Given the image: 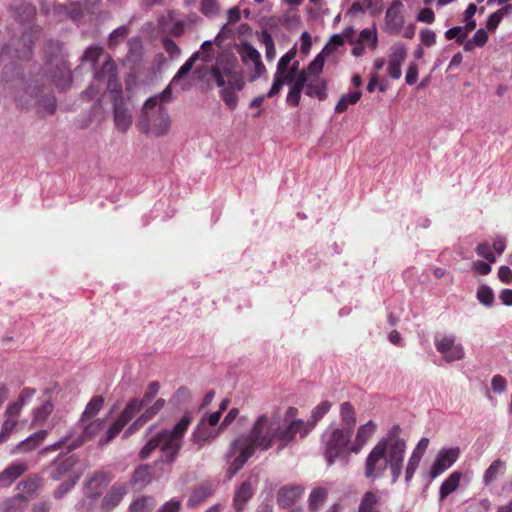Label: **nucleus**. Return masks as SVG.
I'll list each match as a JSON object with an SVG mask.
<instances>
[{"label":"nucleus","mask_w":512,"mask_h":512,"mask_svg":"<svg viewBox=\"0 0 512 512\" xmlns=\"http://www.w3.org/2000/svg\"><path fill=\"white\" fill-rule=\"evenodd\" d=\"M352 433L335 428L325 441V458L328 465H332L339 457H347L350 451Z\"/></svg>","instance_id":"obj_6"},{"label":"nucleus","mask_w":512,"mask_h":512,"mask_svg":"<svg viewBox=\"0 0 512 512\" xmlns=\"http://www.w3.org/2000/svg\"><path fill=\"white\" fill-rule=\"evenodd\" d=\"M104 422L103 420H94L90 423L86 424L83 430V435L78 439L76 443H72L69 445V449H76L81 446L85 441L92 439L95 435H97L103 428Z\"/></svg>","instance_id":"obj_32"},{"label":"nucleus","mask_w":512,"mask_h":512,"mask_svg":"<svg viewBox=\"0 0 512 512\" xmlns=\"http://www.w3.org/2000/svg\"><path fill=\"white\" fill-rule=\"evenodd\" d=\"M406 442L400 437V427L394 425L367 455L364 462V476L371 482L382 478L389 469L392 483L401 475Z\"/></svg>","instance_id":"obj_1"},{"label":"nucleus","mask_w":512,"mask_h":512,"mask_svg":"<svg viewBox=\"0 0 512 512\" xmlns=\"http://www.w3.org/2000/svg\"><path fill=\"white\" fill-rule=\"evenodd\" d=\"M221 88L219 94L225 105L230 109H236L238 105V96L236 92L238 91L236 88L231 87L229 84H225L224 86H219Z\"/></svg>","instance_id":"obj_43"},{"label":"nucleus","mask_w":512,"mask_h":512,"mask_svg":"<svg viewBox=\"0 0 512 512\" xmlns=\"http://www.w3.org/2000/svg\"><path fill=\"white\" fill-rule=\"evenodd\" d=\"M231 449L238 455L230 463L227 469L228 478L231 479L239 470L243 468L245 463L255 454V452L238 438L231 444Z\"/></svg>","instance_id":"obj_11"},{"label":"nucleus","mask_w":512,"mask_h":512,"mask_svg":"<svg viewBox=\"0 0 512 512\" xmlns=\"http://www.w3.org/2000/svg\"><path fill=\"white\" fill-rule=\"evenodd\" d=\"M156 503L152 497L141 496L129 506V512H152Z\"/></svg>","instance_id":"obj_44"},{"label":"nucleus","mask_w":512,"mask_h":512,"mask_svg":"<svg viewBox=\"0 0 512 512\" xmlns=\"http://www.w3.org/2000/svg\"><path fill=\"white\" fill-rule=\"evenodd\" d=\"M191 421L190 413H185L171 430L162 429L156 433L141 449L139 453L140 458H148L154 450L159 448L161 452L160 462L172 464L179 454L183 444V437Z\"/></svg>","instance_id":"obj_3"},{"label":"nucleus","mask_w":512,"mask_h":512,"mask_svg":"<svg viewBox=\"0 0 512 512\" xmlns=\"http://www.w3.org/2000/svg\"><path fill=\"white\" fill-rule=\"evenodd\" d=\"M37 103L39 106L47 111L49 114H53L56 110V98L52 93L43 95H36Z\"/></svg>","instance_id":"obj_50"},{"label":"nucleus","mask_w":512,"mask_h":512,"mask_svg":"<svg viewBox=\"0 0 512 512\" xmlns=\"http://www.w3.org/2000/svg\"><path fill=\"white\" fill-rule=\"evenodd\" d=\"M403 4L399 0H394L387 8L385 13V29L390 34H398L403 27L404 17L401 9Z\"/></svg>","instance_id":"obj_13"},{"label":"nucleus","mask_w":512,"mask_h":512,"mask_svg":"<svg viewBox=\"0 0 512 512\" xmlns=\"http://www.w3.org/2000/svg\"><path fill=\"white\" fill-rule=\"evenodd\" d=\"M284 84H286V79L280 78V75L275 74L272 86L269 89V91L267 92V94H265L264 96L266 98L274 97L275 95H277L280 92V90L282 89Z\"/></svg>","instance_id":"obj_62"},{"label":"nucleus","mask_w":512,"mask_h":512,"mask_svg":"<svg viewBox=\"0 0 512 512\" xmlns=\"http://www.w3.org/2000/svg\"><path fill=\"white\" fill-rule=\"evenodd\" d=\"M407 57V50L401 43L394 44L391 47V52L388 60V75L392 79H399L401 77V65Z\"/></svg>","instance_id":"obj_15"},{"label":"nucleus","mask_w":512,"mask_h":512,"mask_svg":"<svg viewBox=\"0 0 512 512\" xmlns=\"http://www.w3.org/2000/svg\"><path fill=\"white\" fill-rule=\"evenodd\" d=\"M434 343L436 350L442 355L446 362L451 363L464 358V348L462 344L456 342L455 336H435Z\"/></svg>","instance_id":"obj_8"},{"label":"nucleus","mask_w":512,"mask_h":512,"mask_svg":"<svg viewBox=\"0 0 512 512\" xmlns=\"http://www.w3.org/2000/svg\"><path fill=\"white\" fill-rule=\"evenodd\" d=\"M165 400L160 398L151 406L147 407L144 412L136 419V421L128 428L125 434H131L138 430L146 422L154 418L165 406Z\"/></svg>","instance_id":"obj_22"},{"label":"nucleus","mask_w":512,"mask_h":512,"mask_svg":"<svg viewBox=\"0 0 512 512\" xmlns=\"http://www.w3.org/2000/svg\"><path fill=\"white\" fill-rule=\"evenodd\" d=\"M340 417H341V428L343 430L348 431V433H353L355 424H356V415L355 409L350 402H344L341 404L340 408Z\"/></svg>","instance_id":"obj_29"},{"label":"nucleus","mask_w":512,"mask_h":512,"mask_svg":"<svg viewBox=\"0 0 512 512\" xmlns=\"http://www.w3.org/2000/svg\"><path fill=\"white\" fill-rule=\"evenodd\" d=\"M114 124L121 133H126L132 124V115L129 110L121 104L114 105Z\"/></svg>","instance_id":"obj_26"},{"label":"nucleus","mask_w":512,"mask_h":512,"mask_svg":"<svg viewBox=\"0 0 512 512\" xmlns=\"http://www.w3.org/2000/svg\"><path fill=\"white\" fill-rule=\"evenodd\" d=\"M160 385L157 381L151 382L141 399L134 398L128 402L119 417L112 423L104 437L100 438L99 445L104 446L116 438L132 418L146 407L158 394Z\"/></svg>","instance_id":"obj_4"},{"label":"nucleus","mask_w":512,"mask_h":512,"mask_svg":"<svg viewBox=\"0 0 512 512\" xmlns=\"http://www.w3.org/2000/svg\"><path fill=\"white\" fill-rule=\"evenodd\" d=\"M368 11L372 17L380 15L383 11L382 0H356L349 8V14H358Z\"/></svg>","instance_id":"obj_23"},{"label":"nucleus","mask_w":512,"mask_h":512,"mask_svg":"<svg viewBox=\"0 0 512 512\" xmlns=\"http://www.w3.org/2000/svg\"><path fill=\"white\" fill-rule=\"evenodd\" d=\"M98 81H107V89L112 92H121V85L117 78V67L111 56H107L101 68L95 70Z\"/></svg>","instance_id":"obj_10"},{"label":"nucleus","mask_w":512,"mask_h":512,"mask_svg":"<svg viewBox=\"0 0 512 512\" xmlns=\"http://www.w3.org/2000/svg\"><path fill=\"white\" fill-rule=\"evenodd\" d=\"M301 427H303V423L300 419H294L282 427L278 416L263 413L255 419L248 434L238 439L254 452L257 450L267 451L273 447L276 441L278 449L282 450L295 440Z\"/></svg>","instance_id":"obj_2"},{"label":"nucleus","mask_w":512,"mask_h":512,"mask_svg":"<svg viewBox=\"0 0 512 512\" xmlns=\"http://www.w3.org/2000/svg\"><path fill=\"white\" fill-rule=\"evenodd\" d=\"M464 28L461 26H455L448 29L445 32V37L448 40L456 39L457 44L462 45L464 40L467 38L466 33L463 32Z\"/></svg>","instance_id":"obj_57"},{"label":"nucleus","mask_w":512,"mask_h":512,"mask_svg":"<svg viewBox=\"0 0 512 512\" xmlns=\"http://www.w3.org/2000/svg\"><path fill=\"white\" fill-rule=\"evenodd\" d=\"M361 96L362 92L360 90L342 95L335 106V112H345L348 109L349 105H355L360 100Z\"/></svg>","instance_id":"obj_42"},{"label":"nucleus","mask_w":512,"mask_h":512,"mask_svg":"<svg viewBox=\"0 0 512 512\" xmlns=\"http://www.w3.org/2000/svg\"><path fill=\"white\" fill-rule=\"evenodd\" d=\"M36 394V389L34 388H24L18 399L13 402V403H10L7 407H9V412L11 413H14V414H20L21 411H22V408L24 407V405L34 397V395Z\"/></svg>","instance_id":"obj_38"},{"label":"nucleus","mask_w":512,"mask_h":512,"mask_svg":"<svg viewBox=\"0 0 512 512\" xmlns=\"http://www.w3.org/2000/svg\"><path fill=\"white\" fill-rule=\"evenodd\" d=\"M305 87L306 95L310 97H317L320 101L327 98V83L325 80L316 76L310 80L308 79Z\"/></svg>","instance_id":"obj_28"},{"label":"nucleus","mask_w":512,"mask_h":512,"mask_svg":"<svg viewBox=\"0 0 512 512\" xmlns=\"http://www.w3.org/2000/svg\"><path fill=\"white\" fill-rule=\"evenodd\" d=\"M376 424L370 420L366 424L361 425L356 432L355 440L350 445V451L358 454L366 445L367 441L372 438L376 431Z\"/></svg>","instance_id":"obj_20"},{"label":"nucleus","mask_w":512,"mask_h":512,"mask_svg":"<svg viewBox=\"0 0 512 512\" xmlns=\"http://www.w3.org/2000/svg\"><path fill=\"white\" fill-rule=\"evenodd\" d=\"M111 480L112 476L109 473L102 471L93 473L85 485L87 496L89 498L99 497Z\"/></svg>","instance_id":"obj_16"},{"label":"nucleus","mask_w":512,"mask_h":512,"mask_svg":"<svg viewBox=\"0 0 512 512\" xmlns=\"http://www.w3.org/2000/svg\"><path fill=\"white\" fill-rule=\"evenodd\" d=\"M303 493L304 487L301 485L282 486L277 492V505L281 508H289L301 499Z\"/></svg>","instance_id":"obj_14"},{"label":"nucleus","mask_w":512,"mask_h":512,"mask_svg":"<svg viewBox=\"0 0 512 512\" xmlns=\"http://www.w3.org/2000/svg\"><path fill=\"white\" fill-rule=\"evenodd\" d=\"M78 476H69L66 478L54 491V497L61 499L66 493H68L77 483Z\"/></svg>","instance_id":"obj_54"},{"label":"nucleus","mask_w":512,"mask_h":512,"mask_svg":"<svg viewBox=\"0 0 512 512\" xmlns=\"http://www.w3.org/2000/svg\"><path fill=\"white\" fill-rule=\"evenodd\" d=\"M170 97L171 88L170 86H167L159 95L147 99L144 105L147 109H155L162 106L161 104L168 101Z\"/></svg>","instance_id":"obj_48"},{"label":"nucleus","mask_w":512,"mask_h":512,"mask_svg":"<svg viewBox=\"0 0 512 512\" xmlns=\"http://www.w3.org/2000/svg\"><path fill=\"white\" fill-rule=\"evenodd\" d=\"M261 41L266 49V59L268 61H273L276 56V48L271 34L268 31L263 30L261 34Z\"/></svg>","instance_id":"obj_51"},{"label":"nucleus","mask_w":512,"mask_h":512,"mask_svg":"<svg viewBox=\"0 0 512 512\" xmlns=\"http://www.w3.org/2000/svg\"><path fill=\"white\" fill-rule=\"evenodd\" d=\"M239 55L245 64L249 61L254 64L259 58H261L259 51L247 42L242 45L239 50Z\"/></svg>","instance_id":"obj_47"},{"label":"nucleus","mask_w":512,"mask_h":512,"mask_svg":"<svg viewBox=\"0 0 512 512\" xmlns=\"http://www.w3.org/2000/svg\"><path fill=\"white\" fill-rule=\"evenodd\" d=\"M52 68H54V71L51 75V80L54 85L60 90L67 89L72 81L71 72L61 55H55L50 59L48 69L50 70Z\"/></svg>","instance_id":"obj_9"},{"label":"nucleus","mask_w":512,"mask_h":512,"mask_svg":"<svg viewBox=\"0 0 512 512\" xmlns=\"http://www.w3.org/2000/svg\"><path fill=\"white\" fill-rule=\"evenodd\" d=\"M460 479H461V473H459V472L451 473L448 476V478L445 479L440 486V490H439L440 498L445 499L452 492H454L459 486Z\"/></svg>","instance_id":"obj_36"},{"label":"nucleus","mask_w":512,"mask_h":512,"mask_svg":"<svg viewBox=\"0 0 512 512\" xmlns=\"http://www.w3.org/2000/svg\"><path fill=\"white\" fill-rule=\"evenodd\" d=\"M419 36L421 43L426 47H431L436 44V34L431 29H422Z\"/></svg>","instance_id":"obj_63"},{"label":"nucleus","mask_w":512,"mask_h":512,"mask_svg":"<svg viewBox=\"0 0 512 512\" xmlns=\"http://www.w3.org/2000/svg\"><path fill=\"white\" fill-rule=\"evenodd\" d=\"M54 405L50 401H45L40 407L34 409L32 424L35 426H42L48 417L52 414Z\"/></svg>","instance_id":"obj_37"},{"label":"nucleus","mask_w":512,"mask_h":512,"mask_svg":"<svg viewBox=\"0 0 512 512\" xmlns=\"http://www.w3.org/2000/svg\"><path fill=\"white\" fill-rule=\"evenodd\" d=\"M104 404V398L101 395L93 396L85 407L81 421L86 422L99 413Z\"/></svg>","instance_id":"obj_40"},{"label":"nucleus","mask_w":512,"mask_h":512,"mask_svg":"<svg viewBox=\"0 0 512 512\" xmlns=\"http://www.w3.org/2000/svg\"><path fill=\"white\" fill-rule=\"evenodd\" d=\"M210 75L215 80L217 86L229 84L238 91H241L245 86V81L238 70V63L234 57L217 59L216 64L210 69Z\"/></svg>","instance_id":"obj_5"},{"label":"nucleus","mask_w":512,"mask_h":512,"mask_svg":"<svg viewBox=\"0 0 512 512\" xmlns=\"http://www.w3.org/2000/svg\"><path fill=\"white\" fill-rule=\"evenodd\" d=\"M27 470L28 465L24 462L12 463L0 474V486H10L17 478L22 476Z\"/></svg>","instance_id":"obj_24"},{"label":"nucleus","mask_w":512,"mask_h":512,"mask_svg":"<svg viewBox=\"0 0 512 512\" xmlns=\"http://www.w3.org/2000/svg\"><path fill=\"white\" fill-rule=\"evenodd\" d=\"M307 81L308 74L306 70H301L298 73L297 78L289 84L290 88L286 97V102L288 105L293 107H297L299 105L301 100V94L303 89L305 88V84L307 83Z\"/></svg>","instance_id":"obj_19"},{"label":"nucleus","mask_w":512,"mask_h":512,"mask_svg":"<svg viewBox=\"0 0 512 512\" xmlns=\"http://www.w3.org/2000/svg\"><path fill=\"white\" fill-rule=\"evenodd\" d=\"M323 51L318 54L315 59L308 65V68H307V71L306 72H309L310 74L314 75L315 77L322 72L323 70V67H324V56H323Z\"/></svg>","instance_id":"obj_59"},{"label":"nucleus","mask_w":512,"mask_h":512,"mask_svg":"<svg viewBox=\"0 0 512 512\" xmlns=\"http://www.w3.org/2000/svg\"><path fill=\"white\" fill-rule=\"evenodd\" d=\"M505 468V463L500 460V459H497L495 461H493L491 463V465L487 468V470L485 471V474H484V483L486 485L490 484L491 482H493L496 477L501 473L503 472Z\"/></svg>","instance_id":"obj_46"},{"label":"nucleus","mask_w":512,"mask_h":512,"mask_svg":"<svg viewBox=\"0 0 512 512\" xmlns=\"http://www.w3.org/2000/svg\"><path fill=\"white\" fill-rule=\"evenodd\" d=\"M460 450L457 447L441 450L430 470L431 478H436L449 469L459 458Z\"/></svg>","instance_id":"obj_12"},{"label":"nucleus","mask_w":512,"mask_h":512,"mask_svg":"<svg viewBox=\"0 0 512 512\" xmlns=\"http://www.w3.org/2000/svg\"><path fill=\"white\" fill-rule=\"evenodd\" d=\"M29 499L23 494L7 498L0 504V512H23Z\"/></svg>","instance_id":"obj_31"},{"label":"nucleus","mask_w":512,"mask_h":512,"mask_svg":"<svg viewBox=\"0 0 512 512\" xmlns=\"http://www.w3.org/2000/svg\"><path fill=\"white\" fill-rule=\"evenodd\" d=\"M381 497L378 491L369 490L360 498L357 512H382Z\"/></svg>","instance_id":"obj_25"},{"label":"nucleus","mask_w":512,"mask_h":512,"mask_svg":"<svg viewBox=\"0 0 512 512\" xmlns=\"http://www.w3.org/2000/svg\"><path fill=\"white\" fill-rule=\"evenodd\" d=\"M200 59V51L194 52L189 59L179 68L172 79V83L184 78L193 68L195 62Z\"/></svg>","instance_id":"obj_45"},{"label":"nucleus","mask_w":512,"mask_h":512,"mask_svg":"<svg viewBox=\"0 0 512 512\" xmlns=\"http://www.w3.org/2000/svg\"><path fill=\"white\" fill-rule=\"evenodd\" d=\"M152 470L148 465L139 466L133 473L132 480L135 484L149 483L152 480Z\"/></svg>","instance_id":"obj_49"},{"label":"nucleus","mask_w":512,"mask_h":512,"mask_svg":"<svg viewBox=\"0 0 512 512\" xmlns=\"http://www.w3.org/2000/svg\"><path fill=\"white\" fill-rule=\"evenodd\" d=\"M200 11L206 17H216L220 12L219 4L216 0H201Z\"/></svg>","instance_id":"obj_53"},{"label":"nucleus","mask_w":512,"mask_h":512,"mask_svg":"<svg viewBox=\"0 0 512 512\" xmlns=\"http://www.w3.org/2000/svg\"><path fill=\"white\" fill-rule=\"evenodd\" d=\"M56 10L58 13L65 12L72 20H79L82 15V8L79 3H70L68 6H57Z\"/></svg>","instance_id":"obj_52"},{"label":"nucleus","mask_w":512,"mask_h":512,"mask_svg":"<svg viewBox=\"0 0 512 512\" xmlns=\"http://www.w3.org/2000/svg\"><path fill=\"white\" fill-rule=\"evenodd\" d=\"M328 496V490L323 487L314 488L308 499V507L312 512L319 510L325 503Z\"/></svg>","instance_id":"obj_35"},{"label":"nucleus","mask_w":512,"mask_h":512,"mask_svg":"<svg viewBox=\"0 0 512 512\" xmlns=\"http://www.w3.org/2000/svg\"><path fill=\"white\" fill-rule=\"evenodd\" d=\"M76 464V461L73 457L66 458H58L56 459L50 466V476L53 480L58 481L63 478H68L72 476L70 474L72 468Z\"/></svg>","instance_id":"obj_21"},{"label":"nucleus","mask_w":512,"mask_h":512,"mask_svg":"<svg viewBox=\"0 0 512 512\" xmlns=\"http://www.w3.org/2000/svg\"><path fill=\"white\" fill-rule=\"evenodd\" d=\"M294 57L295 52L292 50L285 53L278 61L277 70L275 74L282 75L283 72H285L286 69L289 67V64L294 59Z\"/></svg>","instance_id":"obj_61"},{"label":"nucleus","mask_w":512,"mask_h":512,"mask_svg":"<svg viewBox=\"0 0 512 512\" xmlns=\"http://www.w3.org/2000/svg\"><path fill=\"white\" fill-rule=\"evenodd\" d=\"M476 253L478 256L486 259L489 263H494L496 258L491 250L490 245L487 242H482L476 247Z\"/></svg>","instance_id":"obj_60"},{"label":"nucleus","mask_w":512,"mask_h":512,"mask_svg":"<svg viewBox=\"0 0 512 512\" xmlns=\"http://www.w3.org/2000/svg\"><path fill=\"white\" fill-rule=\"evenodd\" d=\"M512 14V4H507L493 12L487 19L486 28L493 32L497 29L504 16Z\"/></svg>","instance_id":"obj_39"},{"label":"nucleus","mask_w":512,"mask_h":512,"mask_svg":"<svg viewBox=\"0 0 512 512\" xmlns=\"http://www.w3.org/2000/svg\"><path fill=\"white\" fill-rule=\"evenodd\" d=\"M477 299L485 306H491L494 302V293L489 286L481 285L477 291Z\"/></svg>","instance_id":"obj_56"},{"label":"nucleus","mask_w":512,"mask_h":512,"mask_svg":"<svg viewBox=\"0 0 512 512\" xmlns=\"http://www.w3.org/2000/svg\"><path fill=\"white\" fill-rule=\"evenodd\" d=\"M11 11L16 20L20 22L31 21L36 13L35 8L27 2L17 1L11 5Z\"/></svg>","instance_id":"obj_30"},{"label":"nucleus","mask_w":512,"mask_h":512,"mask_svg":"<svg viewBox=\"0 0 512 512\" xmlns=\"http://www.w3.org/2000/svg\"><path fill=\"white\" fill-rule=\"evenodd\" d=\"M254 494L252 484L248 481H244L236 489L233 499L235 509L239 512L242 511L246 503L251 499Z\"/></svg>","instance_id":"obj_27"},{"label":"nucleus","mask_w":512,"mask_h":512,"mask_svg":"<svg viewBox=\"0 0 512 512\" xmlns=\"http://www.w3.org/2000/svg\"><path fill=\"white\" fill-rule=\"evenodd\" d=\"M128 493L126 484H116L106 493L101 503L102 512H111Z\"/></svg>","instance_id":"obj_18"},{"label":"nucleus","mask_w":512,"mask_h":512,"mask_svg":"<svg viewBox=\"0 0 512 512\" xmlns=\"http://www.w3.org/2000/svg\"><path fill=\"white\" fill-rule=\"evenodd\" d=\"M5 420L2 424V428L0 431V443L6 442L11 435V433L15 430L20 414H14L9 412V407L5 410Z\"/></svg>","instance_id":"obj_33"},{"label":"nucleus","mask_w":512,"mask_h":512,"mask_svg":"<svg viewBox=\"0 0 512 512\" xmlns=\"http://www.w3.org/2000/svg\"><path fill=\"white\" fill-rule=\"evenodd\" d=\"M47 434L48 433L46 430H40L32 434L27 439L18 444L17 450L21 452H28L36 449L45 440Z\"/></svg>","instance_id":"obj_34"},{"label":"nucleus","mask_w":512,"mask_h":512,"mask_svg":"<svg viewBox=\"0 0 512 512\" xmlns=\"http://www.w3.org/2000/svg\"><path fill=\"white\" fill-rule=\"evenodd\" d=\"M141 125L145 132H151L156 137L165 135L170 128V118L166 107L147 109L144 106Z\"/></svg>","instance_id":"obj_7"},{"label":"nucleus","mask_w":512,"mask_h":512,"mask_svg":"<svg viewBox=\"0 0 512 512\" xmlns=\"http://www.w3.org/2000/svg\"><path fill=\"white\" fill-rule=\"evenodd\" d=\"M102 54H103V49L101 47L91 46L85 50L82 59L95 63V62H97V60L99 59V57Z\"/></svg>","instance_id":"obj_64"},{"label":"nucleus","mask_w":512,"mask_h":512,"mask_svg":"<svg viewBox=\"0 0 512 512\" xmlns=\"http://www.w3.org/2000/svg\"><path fill=\"white\" fill-rule=\"evenodd\" d=\"M421 459H422V457L415 455L413 453L410 456V458L408 460L407 467H406V471H405V480L407 482H409L413 478Z\"/></svg>","instance_id":"obj_58"},{"label":"nucleus","mask_w":512,"mask_h":512,"mask_svg":"<svg viewBox=\"0 0 512 512\" xmlns=\"http://www.w3.org/2000/svg\"><path fill=\"white\" fill-rule=\"evenodd\" d=\"M41 487V479L37 476L28 477L27 479L21 481L17 489L21 491L20 494L25 495L26 497L33 496Z\"/></svg>","instance_id":"obj_41"},{"label":"nucleus","mask_w":512,"mask_h":512,"mask_svg":"<svg viewBox=\"0 0 512 512\" xmlns=\"http://www.w3.org/2000/svg\"><path fill=\"white\" fill-rule=\"evenodd\" d=\"M128 34L129 28L127 26H120L113 30L108 39L109 47L114 48L117 46Z\"/></svg>","instance_id":"obj_55"},{"label":"nucleus","mask_w":512,"mask_h":512,"mask_svg":"<svg viewBox=\"0 0 512 512\" xmlns=\"http://www.w3.org/2000/svg\"><path fill=\"white\" fill-rule=\"evenodd\" d=\"M332 403L328 400L322 401L318 404L311 412V418L307 422L300 419L303 423V427L298 430V434L301 438H304L308 435V433L316 426L318 421H320L331 409Z\"/></svg>","instance_id":"obj_17"}]
</instances>
